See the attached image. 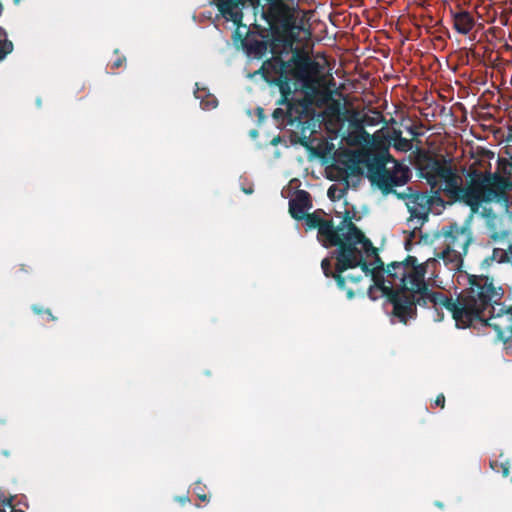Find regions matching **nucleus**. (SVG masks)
<instances>
[{
  "instance_id": "f03ea898",
  "label": "nucleus",
  "mask_w": 512,
  "mask_h": 512,
  "mask_svg": "<svg viewBox=\"0 0 512 512\" xmlns=\"http://www.w3.org/2000/svg\"><path fill=\"white\" fill-rule=\"evenodd\" d=\"M417 168L432 189L439 187L451 202L465 204L472 213H477L483 203L509 205L507 190L511 183L498 173L473 171L469 183L463 186L450 160L426 153L418 158Z\"/></svg>"
},
{
  "instance_id": "a211bd4d",
  "label": "nucleus",
  "mask_w": 512,
  "mask_h": 512,
  "mask_svg": "<svg viewBox=\"0 0 512 512\" xmlns=\"http://www.w3.org/2000/svg\"><path fill=\"white\" fill-rule=\"evenodd\" d=\"M400 130H394L392 135L393 147L401 152H408L413 148L412 140L402 137Z\"/></svg>"
},
{
  "instance_id": "dca6fc26",
  "label": "nucleus",
  "mask_w": 512,
  "mask_h": 512,
  "mask_svg": "<svg viewBox=\"0 0 512 512\" xmlns=\"http://www.w3.org/2000/svg\"><path fill=\"white\" fill-rule=\"evenodd\" d=\"M323 214H325V212L322 209H317L313 213H306L302 220L305 221L307 229L319 230V227L326 222V220L322 218Z\"/></svg>"
},
{
  "instance_id": "f3484780",
  "label": "nucleus",
  "mask_w": 512,
  "mask_h": 512,
  "mask_svg": "<svg viewBox=\"0 0 512 512\" xmlns=\"http://www.w3.org/2000/svg\"><path fill=\"white\" fill-rule=\"evenodd\" d=\"M15 496L0 489V512H25L14 505Z\"/></svg>"
},
{
  "instance_id": "2eb2a0df",
  "label": "nucleus",
  "mask_w": 512,
  "mask_h": 512,
  "mask_svg": "<svg viewBox=\"0 0 512 512\" xmlns=\"http://www.w3.org/2000/svg\"><path fill=\"white\" fill-rule=\"evenodd\" d=\"M321 268L323 271V274L327 278H333L336 281V284L340 290H346V280H350L353 283H358L361 281L362 276H353V275H347L343 276V273L345 271L338 272V260H336L335 270H332V263L330 258H324L321 261Z\"/></svg>"
},
{
  "instance_id": "7ed1b4c3",
  "label": "nucleus",
  "mask_w": 512,
  "mask_h": 512,
  "mask_svg": "<svg viewBox=\"0 0 512 512\" xmlns=\"http://www.w3.org/2000/svg\"><path fill=\"white\" fill-rule=\"evenodd\" d=\"M322 66L306 54L294 53L285 61L281 56H272L263 62L259 73L269 84L277 86L280 98L277 105H284L286 109L276 108L272 117L278 124H292L300 112L295 109L297 104L290 96L293 94V85L302 83L306 88L315 82V78L321 73Z\"/></svg>"
},
{
  "instance_id": "5701e85b",
  "label": "nucleus",
  "mask_w": 512,
  "mask_h": 512,
  "mask_svg": "<svg viewBox=\"0 0 512 512\" xmlns=\"http://www.w3.org/2000/svg\"><path fill=\"white\" fill-rule=\"evenodd\" d=\"M194 492L196 493L197 497L201 500V501H207L208 500V497L207 495L204 493V488L202 487V484L200 482H197L194 484V488H193Z\"/></svg>"
},
{
  "instance_id": "9d476101",
  "label": "nucleus",
  "mask_w": 512,
  "mask_h": 512,
  "mask_svg": "<svg viewBox=\"0 0 512 512\" xmlns=\"http://www.w3.org/2000/svg\"><path fill=\"white\" fill-rule=\"evenodd\" d=\"M427 269L424 264H417V259L414 256L408 255L403 261L391 262L387 265L385 275H387V286L394 289L409 288L412 286V278L416 275L422 274L420 278L425 281Z\"/></svg>"
},
{
  "instance_id": "7c9ffc66",
  "label": "nucleus",
  "mask_w": 512,
  "mask_h": 512,
  "mask_svg": "<svg viewBox=\"0 0 512 512\" xmlns=\"http://www.w3.org/2000/svg\"><path fill=\"white\" fill-rule=\"evenodd\" d=\"M509 474V468L507 466H503V476H508Z\"/></svg>"
},
{
  "instance_id": "4be33fe9",
  "label": "nucleus",
  "mask_w": 512,
  "mask_h": 512,
  "mask_svg": "<svg viewBox=\"0 0 512 512\" xmlns=\"http://www.w3.org/2000/svg\"><path fill=\"white\" fill-rule=\"evenodd\" d=\"M508 235H509V231H507V230H502V231L492 230L491 234H490V238L496 242V241L504 240L505 238L508 237Z\"/></svg>"
},
{
  "instance_id": "72a5a7b5",
  "label": "nucleus",
  "mask_w": 512,
  "mask_h": 512,
  "mask_svg": "<svg viewBox=\"0 0 512 512\" xmlns=\"http://www.w3.org/2000/svg\"><path fill=\"white\" fill-rule=\"evenodd\" d=\"M244 192H245L246 194H250V193H252V190H251V189H250V190H244Z\"/></svg>"
},
{
  "instance_id": "473e14b6",
  "label": "nucleus",
  "mask_w": 512,
  "mask_h": 512,
  "mask_svg": "<svg viewBox=\"0 0 512 512\" xmlns=\"http://www.w3.org/2000/svg\"><path fill=\"white\" fill-rule=\"evenodd\" d=\"M188 501H189V499H188V498H183V499H181V502H182L183 504H184V503H186V502H188Z\"/></svg>"
},
{
  "instance_id": "1a4fd4ad",
  "label": "nucleus",
  "mask_w": 512,
  "mask_h": 512,
  "mask_svg": "<svg viewBox=\"0 0 512 512\" xmlns=\"http://www.w3.org/2000/svg\"><path fill=\"white\" fill-rule=\"evenodd\" d=\"M438 237H442L444 246L440 257L445 262L453 263L455 267H459L473 239L470 227L468 225L460 226L457 223H452L443 226Z\"/></svg>"
},
{
  "instance_id": "c756f323",
  "label": "nucleus",
  "mask_w": 512,
  "mask_h": 512,
  "mask_svg": "<svg viewBox=\"0 0 512 512\" xmlns=\"http://www.w3.org/2000/svg\"><path fill=\"white\" fill-rule=\"evenodd\" d=\"M216 100L213 99L211 102H207L206 106L207 107H211V108H215L216 107Z\"/></svg>"
},
{
  "instance_id": "f257e3e1",
  "label": "nucleus",
  "mask_w": 512,
  "mask_h": 512,
  "mask_svg": "<svg viewBox=\"0 0 512 512\" xmlns=\"http://www.w3.org/2000/svg\"><path fill=\"white\" fill-rule=\"evenodd\" d=\"M421 277L422 274L419 273L414 276L411 280L412 286L409 288L394 289L386 286L380 289L393 306L392 315L403 324L416 318L417 306H420L433 310L432 317L437 322L443 320L445 309L452 314L457 327H465L491 300L494 293L487 278L469 275V286L454 300L443 292L430 289L427 282L420 279Z\"/></svg>"
},
{
  "instance_id": "4468645a",
  "label": "nucleus",
  "mask_w": 512,
  "mask_h": 512,
  "mask_svg": "<svg viewBox=\"0 0 512 512\" xmlns=\"http://www.w3.org/2000/svg\"><path fill=\"white\" fill-rule=\"evenodd\" d=\"M452 26L461 35H468L475 27V18L471 12L459 8L450 10Z\"/></svg>"
},
{
  "instance_id": "20e7f679",
  "label": "nucleus",
  "mask_w": 512,
  "mask_h": 512,
  "mask_svg": "<svg viewBox=\"0 0 512 512\" xmlns=\"http://www.w3.org/2000/svg\"><path fill=\"white\" fill-rule=\"evenodd\" d=\"M318 239L326 248L335 246L332 258L338 260V272L356 268L360 264L359 256L356 258L357 245L364 250L372 248V242L352 222L349 211L345 212L341 223L335 227L332 220H326L318 230Z\"/></svg>"
},
{
  "instance_id": "cd10ccee",
  "label": "nucleus",
  "mask_w": 512,
  "mask_h": 512,
  "mask_svg": "<svg viewBox=\"0 0 512 512\" xmlns=\"http://www.w3.org/2000/svg\"><path fill=\"white\" fill-rule=\"evenodd\" d=\"M44 314L47 316V319H48L49 321H56V320H57V317H55V316L53 315L52 311H51L49 308H47V309L45 310V313H44Z\"/></svg>"
},
{
  "instance_id": "2f4dec72",
  "label": "nucleus",
  "mask_w": 512,
  "mask_h": 512,
  "mask_svg": "<svg viewBox=\"0 0 512 512\" xmlns=\"http://www.w3.org/2000/svg\"><path fill=\"white\" fill-rule=\"evenodd\" d=\"M435 505H436L438 508H440V509H442V508L444 507L443 503H442V502H440V501H436V502H435Z\"/></svg>"
},
{
  "instance_id": "393cba45",
  "label": "nucleus",
  "mask_w": 512,
  "mask_h": 512,
  "mask_svg": "<svg viewBox=\"0 0 512 512\" xmlns=\"http://www.w3.org/2000/svg\"><path fill=\"white\" fill-rule=\"evenodd\" d=\"M434 404L436 406H439L440 408H444L445 407V396L444 394L440 393L437 395L435 401H434Z\"/></svg>"
},
{
  "instance_id": "ddd939ff",
  "label": "nucleus",
  "mask_w": 512,
  "mask_h": 512,
  "mask_svg": "<svg viewBox=\"0 0 512 512\" xmlns=\"http://www.w3.org/2000/svg\"><path fill=\"white\" fill-rule=\"evenodd\" d=\"M310 208H312L311 195L305 190H298L294 198L289 201V213L295 220H302Z\"/></svg>"
},
{
  "instance_id": "c85d7f7f",
  "label": "nucleus",
  "mask_w": 512,
  "mask_h": 512,
  "mask_svg": "<svg viewBox=\"0 0 512 512\" xmlns=\"http://www.w3.org/2000/svg\"><path fill=\"white\" fill-rule=\"evenodd\" d=\"M346 295H347V298L348 299H352L355 295L354 291L352 289H347L346 290Z\"/></svg>"
},
{
  "instance_id": "a878e982",
  "label": "nucleus",
  "mask_w": 512,
  "mask_h": 512,
  "mask_svg": "<svg viewBox=\"0 0 512 512\" xmlns=\"http://www.w3.org/2000/svg\"><path fill=\"white\" fill-rule=\"evenodd\" d=\"M31 309H32V311H33L35 314H37V315H42V314H44V313H45V310H46L47 308H43V307H41V306H39V305H37V304H34V305H32V306H31Z\"/></svg>"
},
{
  "instance_id": "bb28decb",
  "label": "nucleus",
  "mask_w": 512,
  "mask_h": 512,
  "mask_svg": "<svg viewBox=\"0 0 512 512\" xmlns=\"http://www.w3.org/2000/svg\"><path fill=\"white\" fill-rule=\"evenodd\" d=\"M407 130L413 138H417L418 136L421 135V133L418 131V129L415 126H411Z\"/></svg>"
},
{
  "instance_id": "39448f33",
  "label": "nucleus",
  "mask_w": 512,
  "mask_h": 512,
  "mask_svg": "<svg viewBox=\"0 0 512 512\" xmlns=\"http://www.w3.org/2000/svg\"><path fill=\"white\" fill-rule=\"evenodd\" d=\"M214 2L220 14L236 26L233 32L234 41L240 43L247 55L258 59L262 58L268 49L267 42L251 34L249 28L242 23L245 5L249 3L254 6L259 0H214Z\"/></svg>"
},
{
  "instance_id": "c9c22d12",
  "label": "nucleus",
  "mask_w": 512,
  "mask_h": 512,
  "mask_svg": "<svg viewBox=\"0 0 512 512\" xmlns=\"http://www.w3.org/2000/svg\"><path fill=\"white\" fill-rule=\"evenodd\" d=\"M20 1L21 0H13L14 4H16V5L19 4Z\"/></svg>"
},
{
  "instance_id": "6e6552de",
  "label": "nucleus",
  "mask_w": 512,
  "mask_h": 512,
  "mask_svg": "<svg viewBox=\"0 0 512 512\" xmlns=\"http://www.w3.org/2000/svg\"><path fill=\"white\" fill-rule=\"evenodd\" d=\"M396 197L405 201L410 213L407 224L414 231L420 230L429 220L433 205L444 204V200L439 195V190L429 195L427 192L415 191L412 187H407L405 191L396 193Z\"/></svg>"
},
{
  "instance_id": "aec40b11",
  "label": "nucleus",
  "mask_w": 512,
  "mask_h": 512,
  "mask_svg": "<svg viewBox=\"0 0 512 512\" xmlns=\"http://www.w3.org/2000/svg\"><path fill=\"white\" fill-rule=\"evenodd\" d=\"M345 194V189L338 188L336 185H331L328 188L327 195L332 201L340 200Z\"/></svg>"
},
{
  "instance_id": "412c9836",
  "label": "nucleus",
  "mask_w": 512,
  "mask_h": 512,
  "mask_svg": "<svg viewBox=\"0 0 512 512\" xmlns=\"http://www.w3.org/2000/svg\"><path fill=\"white\" fill-rule=\"evenodd\" d=\"M350 126L358 133H361L363 135H368V133L365 131L364 126V117L362 119H358L356 117H353L350 120Z\"/></svg>"
},
{
  "instance_id": "9b49d317",
  "label": "nucleus",
  "mask_w": 512,
  "mask_h": 512,
  "mask_svg": "<svg viewBox=\"0 0 512 512\" xmlns=\"http://www.w3.org/2000/svg\"><path fill=\"white\" fill-rule=\"evenodd\" d=\"M262 16L275 32L288 33L295 28L293 11L280 0L272 1Z\"/></svg>"
},
{
  "instance_id": "f8f14e48",
  "label": "nucleus",
  "mask_w": 512,
  "mask_h": 512,
  "mask_svg": "<svg viewBox=\"0 0 512 512\" xmlns=\"http://www.w3.org/2000/svg\"><path fill=\"white\" fill-rule=\"evenodd\" d=\"M359 254L360 264L356 267H360L366 276L370 275L375 286L378 289L386 287L385 279V265L382 259L378 255L377 249L372 245V248L364 250L362 247H357V253ZM358 256H356L357 258Z\"/></svg>"
},
{
  "instance_id": "f704fd0d",
  "label": "nucleus",
  "mask_w": 512,
  "mask_h": 512,
  "mask_svg": "<svg viewBox=\"0 0 512 512\" xmlns=\"http://www.w3.org/2000/svg\"><path fill=\"white\" fill-rule=\"evenodd\" d=\"M301 144L304 145L305 147H308L307 142L302 141Z\"/></svg>"
},
{
  "instance_id": "b1692460",
  "label": "nucleus",
  "mask_w": 512,
  "mask_h": 512,
  "mask_svg": "<svg viewBox=\"0 0 512 512\" xmlns=\"http://www.w3.org/2000/svg\"><path fill=\"white\" fill-rule=\"evenodd\" d=\"M126 62L125 56H118L111 64V69H118Z\"/></svg>"
},
{
  "instance_id": "0eeeda50",
  "label": "nucleus",
  "mask_w": 512,
  "mask_h": 512,
  "mask_svg": "<svg viewBox=\"0 0 512 512\" xmlns=\"http://www.w3.org/2000/svg\"><path fill=\"white\" fill-rule=\"evenodd\" d=\"M479 276L488 279V281L491 283V287L493 288L494 293L491 296V300H489L488 303L480 309L477 316L471 320L467 327H469L474 321H481L485 326L491 327L495 330L496 338L498 340L506 341L507 333H510L512 336V306H509L508 308L499 307L496 312V308L492 306V304H497V301L501 299V288L497 289L494 286L492 278L484 275ZM464 328H466V326Z\"/></svg>"
},
{
  "instance_id": "423d86ee",
  "label": "nucleus",
  "mask_w": 512,
  "mask_h": 512,
  "mask_svg": "<svg viewBox=\"0 0 512 512\" xmlns=\"http://www.w3.org/2000/svg\"><path fill=\"white\" fill-rule=\"evenodd\" d=\"M368 177L384 195L399 193L394 187L405 185L410 179L408 167L391 159L389 154L375 157L367 164Z\"/></svg>"
},
{
  "instance_id": "6ab92c4d",
  "label": "nucleus",
  "mask_w": 512,
  "mask_h": 512,
  "mask_svg": "<svg viewBox=\"0 0 512 512\" xmlns=\"http://www.w3.org/2000/svg\"><path fill=\"white\" fill-rule=\"evenodd\" d=\"M373 116L364 115V123L367 126H376L382 121H384V117L381 112L373 111Z\"/></svg>"
}]
</instances>
